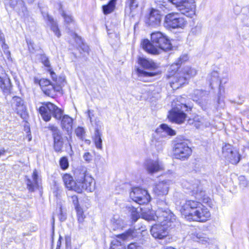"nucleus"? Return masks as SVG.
<instances>
[{
    "label": "nucleus",
    "instance_id": "obj_1",
    "mask_svg": "<svg viewBox=\"0 0 249 249\" xmlns=\"http://www.w3.org/2000/svg\"><path fill=\"white\" fill-rule=\"evenodd\" d=\"M179 211L185 218L190 221L205 222L211 215L207 207L198 200H187L181 202Z\"/></svg>",
    "mask_w": 249,
    "mask_h": 249
},
{
    "label": "nucleus",
    "instance_id": "obj_2",
    "mask_svg": "<svg viewBox=\"0 0 249 249\" xmlns=\"http://www.w3.org/2000/svg\"><path fill=\"white\" fill-rule=\"evenodd\" d=\"M43 120L49 121L52 116L56 120H61V126L69 135L72 130L73 119L68 115H63V110L51 102H44L39 108Z\"/></svg>",
    "mask_w": 249,
    "mask_h": 249
},
{
    "label": "nucleus",
    "instance_id": "obj_3",
    "mask_svg": "<svg viewBox=\"0 0 249 249\" xmlns=\"http://www.w3.org/2000/svg\"><path fill=\"white\" fill-rule=\"evenodd\" d=\"M151 39V42L148 39H144L142 44V48L149 53L158 54L163 51L172 48L170 40L160 32L152 33Z\"/></svg>",
    "mask_w": 249,
    "mask_h": 249
},
{
    "label": "nucleus",
    "instance_id": "obj_4",
    "mask_svg": "<svg viewBox=\"0 0 249 249\" xmlns=\"http://www.w3.org/2000/svg\"><path fill=\"white\" fill-rule=\"evenodd\" d=\"M197 73V71L189 66L185 67L181 71L171 72L167 75L170 79V83L172 88H178L185 84L188 79L195 76Z\"/></svg>",
    "mask_w": 249,
    "mask_h": 249
},
{
    "label": "nucleus",
    "instance_id": "obj_5",
    "mask_svg": "<svg viewBox=\"0 0 249 249\" xmlns=\"http://www.w3.org/2000/svg\"><path fill=\"white\" fill-rule=\"evenodd\" d=\"M186 24L184 17L178 13L168 14L164 18V26L168 29H183Z\"/></svg>",
    "mask_w": 249,
    "mask_h": 249
},
{
    "label": "nucleus",
    "instance_id": "obj_6",
    "mask_svg": "<svg viewBox=\"0 0 249 249\" xmlns=\"http://www.w3.org/2000/svg\"><path fill=\"white\" fill-rule=\"evenodd\" d=\"M77 188L80 190L77 191L81 193L83 190L88 192H93L95 188V182L94 178L86 172L80 173L77 178Z\"/></svg>",
    "mask_w": 249,
    "mask_h": 249
},
{
    "label": "nucleus",
    "instance_id": "obj_7",
    "mask_svg": "<svg viewBox=\"0 0 249 249\" xmlns=\"http://www.w3.org/2000/svg\"><path fill=\"white\" fill-rule=\"evenodd\" d=\"M172 105L173 108L170 111L169 119L176 123H182L186 117V115L184 113V111L187 110V106L180 102L173 103Z\"/></svg>",
    "mask_w": 249,
    "mask_h": 249
},
{
    "label": "nucleus",
    "instance_id": "obj_8",
    "mask_svg": "<svg viewBox=\"0 0 249 249\" xmlns=\"http://www.w3.org/2000/svg\"><path fill=\"white\" fill-rule=\"evenodd\" d=\"M173 153L175 158L185 160L191 155L192 149L186 142L180 141L174 144Z\"/></svg>",
    "mask_w": 249,
    "mask_h": 249
},
{
    "label": "nucleus",
    "instance_id": "obj_9",
    "mask_svg": "<svg viewBox=\"0 0 249 249\" xmlns=\"http://www.w3.org/2000/svg\"><path fill=\"white\" fill-rule=\"evenodd\" d=\"M174 5L180 12L187 17H191L195 14L196 5L194 2L187 0H168Z\"/></svg>",
    "mask_w": 249,
    "mask_h": 249
},
{
    "label": "nucleus",
    "instance_id": "obj_10",
    "mask_svg": "<svg viewBox=\"0 0 249 249\" xmlns=\"http://www.w3.org/2000/svg\"><path fill=\"white\" fill-rule=\"evenodd\" d=\"M199 184V181L196 179L191 181H185L183 183V187L188 190L187 192L190 195L194 196L198 200L202 199L205 194Z\"/></svg>",
    "mask_w": 249,
    "mask_h": 249
},
{
    "label": "nucleus",
    "instance_id": "obj_11",
    "mask_svg": "<svg viewBox=\"0 0 249 249\" xmlns=\"http://www.w3.org/2000/svg\"><path fill=\"white\" fill-rule=\"evenodd\" d=\"M130 197L134 201L140 204L147 203L151 198L147 190L138 187L132 188Z\"/></svg>",
    "mask_w": 249,
    "mask_h": 249
},
{
    "label": "nucleus",
    "instance_id": "obj_12",
    "mask_svg": "<svg viewBox=\"0 0 249 249\" xmlns=\"http://www.w3.org/2000/svg\"><path fill=\"white\" fill-rule=\"evenodd\" d=\"M48 128L51 131L53 139V148L55 152H60L63 147V139L61 133L58 127L53 124H49Z\"/></svg>",
    "mask_w": 249,
    "mask_h": 249
},
{
    "label": "nucleus",
    "instance_id": "obj_13",
    "mask_svg": "<svg viewBox=\"0 0 249 249\" xmlns=\"http://www.w3.org/2000/svg\"><path fill=\"white\" fill-rule=\"evenodd\" d=\"M222 154L225 158L232 164H236L240 160V154L236 150H233L231 144H225L222 148Z\"/></svg>",
    "mask_w": 249,
    "mask_h": 249
},
{
    "label": "nucleus",
    "instance_id": "obj_14",
    "mask_svg": "<svg viewBox=\"0 0 249 249\" xmlns=\"http://www.w3.org/2000/svg\"><path fill=\"white\" fill-rule=\"evenodd\" d=\"M172 226L171 225L163 223H158L152 226L150 232L155 238L161 239L166 237L168 234L167 229Z\"/></svg>",
    "mask_w": 249,
    "mask_h": 249
},
{
    "label": "nucleus",
    "instance_id": "obj_15",
    "mask_svg": "<svg viewBox=\"0 0 249 249\" xmlns=\"http://www.w3.org/2000/svg\"><path fill=\"white\" fill-rule=\"evenodd\" d=\"M175 220V215L168 209L159 208L157 210V221L160 224L166 223L171 225Z\"/></svg>",
    "mask_w": 249,
    "mask_h": 249
},
{
    "label": "nucleus",
    "instance_id": "obj_16",
    "mask_svg": "<svg viewBox=\"0 0 249 249\" xmlns=\"http://www.w3.org/2000/svg\"><path fill=\"white\" fill-rule=\"evenodd\" d=\"M144 168L147 172L151 175H153L164 170L163 164L158 159L146 160L144 162Z\"/></svg>",
    "mask_w": 249,
    "mask_h": 249
},
{
    "label": "nucleus",
    "instance_id": "obj_17",
    "mask_svg": "<svg viewBox=\"0 0 249 249\" xmlns=\"http://www.w3.org/2000/svg\"><path fill=\"white\" fill-rule=\"evenodd\" d=\"M171 183V181L170 180H165L159 182L153 187V192L158 196L166 195L168 193Z\"/></svg>",
    "mask_w": 249,
    "mask_h": 249
},
{
    "label": "nucleus",
    "instance_id": "obj_18",
    "mask_svg": "<svg viewBox=\"0 0 249 249\" xmlns=\"http://www.w3.org/2000/svg\"><path fill=\"white\" fill-rule=\"evenodd\" d=\"M9 78L3 68L0 66V88L4 92L8 93L11 88Z\"/></svg>",
    "mask_w": 249,
    "mask_h": 249
},
{
    "label": "nucleus",
    "instance_id": "obj_19",
    "mask_svg": "<svg viewBox=\"0 0 249 249\" xmlns=\"http://www.w3.org/2000/svg\"><path fill=\"white\" fill-rule=\"evenodd\" d=\"M161 21V15L159 10L152 9L148 17L145 19V22L149 26L158 25Z\"/></svg>",
    "mask_w": 249,
    "mask_h": 249
},
{
    "label": "nucleus",
    "instance_id": "obj_20",
    "mask_svg": "<svg viewBox=\"0 0 249 249\" xmlns=\"http://www.w3.org/2000/svg\"><path fill=\"white\" fill-rule=\"evenodd\" d=\"M26 178L27 188L30 191L33 192L39 187V178L38 172L36 169L33 171L32 178H29L27 177Z\"/></svg>",
    "mask_w": 249,
    "mask_h": 249
},
{
    "label": "nucleus",
    "instance_id": "obj_21",
    "mask_svg": "<svg viewBox=\"0 0 249 249\" xmlns=\"http://www.w3.org/2000/svg\"><path fill=\"white\" fill-rule=\"evenodd\" d=\"M8 4L11 8L15 9L20 16H25L27 14V8L23 0H9Z\"/></svg>",
    "mask_w": 249,
    "mask_h": 249
},
{
    "label": "nucleus",
    "instance_id": "obj_22",
    "mask_svg": "<svg viewBox=\"0 0 249 249\" xmlns=\"http://www.w3.org/2000/svg\"><path fill=\"white\" fill-rule=\"evenodd\" d=\"M61 84L56 85L54 83H51L46 88H42L43 92L47 95L53 97L55 95V92H60L62 90Z\"/></svg>",
    "mask_w": 249,
    "mask_h": 249
},
{
    "label": "nucleus",
    "instance_id": "obj_23",
    "mask_svg": "<svg viewBox=\"0 0 249 249\" xmlns=\"http://www.w3.org/2000/svg\"><path fill=\"white\" fill-rule=\"evenodd\" d=\"M63 179L66 187L69 190H72L76 192L80 190L79 188H77V180L76 181H74L72 177L70 175H64Z\"/></svg>",
    "mask_w": 249,
    "mask_h": 249
},
{
    "label": "nucleus",
    "instance_id": "obj_24",
    "mask_svg": "<svg viewBox=\"0 0 249 249\" xmlns=\"http://www.w3.org/2000/svg\"><path fill=\"white\" fill-rule=\"evenodd\" d=\"M138 62L144 68L149 70H155L158 66L152 60L143 57L139 58Z\"/></svg>",
    "mask_w": 249,
    "mask_h": 249
},
{
    "label": "nucleus",
    "instance_id": "obj_25",
    "mask_svg": "<svg viewBox=\"0 0 249 249\" xmlns=\"http://www.w3.org/2000/svg\"><path fill=\"white\" fill-rule=\"evenodd\" d=\"M124 225V221L119 217H114L111 220V228L114 231L123 229Z\"/></svg>",
    "mask_w": 249,
    "mask_h": 249
},
{
    "label": "nucleus",
    "instance_id": "obj_26",
    "mask_svg": "<svg viewBox=\"0 0 249 249\" xmlns=\"http://www.w3.org/2000/svg\"><path fill=\"white\" fill-rule=\"evenodd\" d=\"M156 132L157 134L165 132L171 136H174L176 135L175 131L165 124H161L160 127L156 129Z\"/></svg>",
    "mask_w": 249,
    "mask_h": 249
},
{
    "label": "nucleus",
    "instance_id": "obj_27",
    "mask_svg": "<svg viewBox=\"0 0 249 249\" xmlns=\"http://www.w3.org/2000/svg\"><path fill=\"white\" fill-rule=\"evenodd\" d=\"M192 239L198 242H205L208 240L206 235L201 232H195L191 235Z\"/></svg>",
    "mask_w": 249,
    "mask_h": 249
},
{
    "label": "nucleus",
    "instance_id": "obj_28",
    "mask_svg": "<svg viewBox=\"0 0 249 249\" xmlns=\"http://www.w3.org/2000/svg\"><path fill=\"white\" fill-rule=\"evenodd\" d=\"M116 1L117 0H110L107 4L103 6V11L105 14H110L114 11Z\"/></svg>",
    "mask_w": 249,
    "mask_h": 249
},
{
    "label": "nucleus",
    "instance_id": "obj_29",
    "mask_svg": "<svg viewBox=\"0 0 249 249\" xmlns=\"http://www.w3.org/2000/svg\"><path fill=\"white\" fill-rule=\"evenodd\" d=\"M208 78L210 86L212 87V88H213L214 85L217 86L219 84V78L218 73L217 71H213L209 75Z\"/></svg>",
    "mask_w": 249,
    "mask_h": 249
},
{
    "label": "nucleus",
    "instance_id": "obj_30",
    "mask_svg": "<svg viewBox=\"0 0 249 249\" xmlns=\"http://www.w3.org/2000/svg\"><path fill=\"white\" fill-rule=\"evenodd\" d=\"M142 217L147 221H157V211L155 212L153 210H149L147 212H143Z\"/></svg>",
    "mask_w": 249,
    "mask_h": 249
},
{
    "label": "nucleus",
    "instance_id": "obj_31",
    "mask_svg": "<svg viewBox=\"0 0 249 249\" xmlns=\"http://www.w3.org/2000/svg\"><path fill=\"white\" fill-rule=\"evenodd\" d=\"M47 18L48 21L50 22L51 30L57 37H60L61 36L60 32L58 29L57 25L54 21L53 18L48 15H47Z\"/></svg>",
    "mask_w": 249,
    "mask_h": 249
},
{
    "label": "nucleus",
    "instance_id": "obj_32",
    "mask_svg": "<svg viewBox=\"0 0 249 249\" xmlns=\"http://www.w3.org/2000/svg\"><path fill=\"white\" fill-rule=\"evenodd\" d=\"M164 144V142L162 139L157 138L155 136L152 140L151 145L155 147L158 151H161L162 149Z\"/></svg>",
    "mask_w": 249,
    "mask_h": 249
},
{
    "label": "nucleus",
    "instance_id": "obj_33",
    "mask_svg": "<svg viewBox=\"0 0 249 249\" xmlns=\"http://www.w3.org/2000/svg\"><path fill=\"white\" fill-rule=\"evenodd\" d=\"M101 133L98 128H96L95 131V136L94 138V142L96 148L101 149L102 148V140L101 139Z\"/></svg>",
    "mask_w": 249,
    "mask_h": 249
},
{
    "label": "nucleus",
    "instance_id": "obj_34",
    "mask_svg": "<svg viewBox=\"0 0 249 249\" xmlns=\"http://www.w3.org/2000/svg\"><path fill=\"white\" fill-rule=\"evenodd\" d=\"M137 72L139 78L141 79V80H145L144 79H142V78L152 77L157 74L156 72H147L142 70H141L140 68L137 69Z\"/></svg>",
    "mask_w": 249,
    "mask_h": 249
},
{
    "label": "nucleus",
    "instance_id": "obj_35",
    "mask_svg": "<svg viewBox=\"0 0 249 249\" xmlns=\"http://www.w3.org/2000/svg\"><path fill=\"white\" fill-rule=\"evenodd\" d=\"M49 71L53 80L55 82L54 84L56 85L61 84V86H64V83H65V79L64 78L59 77L57 78L55 73L53 72V71L51 69L49 70Z\"/></svg>",
    "mask_w": 249,
    "mask_h": 249
},
{
    "label": "nucleus",
    "instance_id": "obj_36",
    "mask_svg": "<svg viewBox=\"0 0 249 249\" xmlns=\"http://www.w3.org/2000/svg\"><path fill=\"white\" fill-rule=\"evenodd\" d=\"M77 213V217L79 223H82L85 218L83 209L80 206H77L75 208Z\"/></svg>",
    "mask_w": 249,
    "mask_h": 249
},
{
    "label": "nucleus",
    "instance_id": "obj_37",
    "mask_svg": "<svg viewBox=\"0 0 249 249\" xmlns=\"http://www.w3.org/2000/svg\"><path fill=\"white\" fill-rule=\"evenodd\" d=\"M109 249H125L121 242L117 239L113 240L110 244Z\"/></svg>",
    "mask_w": 249,
    "mask_h": 249
},
{
    "label": "nucleus",
    "instance_id": "obj_38",
    "mask_svg": "<svg viewBox=\"0 0 249 249\" xmlns=\"http://www.w3.org/2000/svg\"><path fill=\"white\" fill-rule=\"evenodd\" d=\"M62 16L64 18L65 22L67 24H71L74 25V20L72 17L65 11H63L61 13Z\"/></svg>",
    "mask_w": 249,
    "mask_h": 249
},
{
    "label": "nucleus",
    "instance_id": "obj_39",
    "mask_svg": "<svg viewBox=\"0 0 249 249\" xmlns=\"http://www.w3.org/2000/svg\"><path fill=\"white\" fill-rule=\"evenodd\" d=\"M17 113L19 114L21 118H23L26 115V108L25 106L23 103L21 105L16 108Z\"/></svg>",
    "mask_w": 249,
    "mask_h": 249
},
{
    "label": "nucleus",
    "instance_id": "obj_40",
    "mask_svg": "<svg viewBox=\"0 0 249 249\" xmlns=\"http://www.w3.org/2000/svg\"><path fill=\"white\" fill-rule=\"evenodd\" d=\"M143 0H127V3L131 9H134L138 6L139 3Z\"/></svg>",
    "mask_w": 249,
    "mask_h": 249
},
{
    "label": "nucleus",
    "instance_id": "obj_41",
    "mask_svg": "<svg viewBox=\"0 0 249 249\" xmlns=\"http://www.w3.org/2000/svg\"><path fill=\"white\" fill-rule=\"evenodd\" d=\"M228 81L227 77L221 78L219 80V94L221 95L222 94V92H224V88L223 85L226 84Z\"/></svg>",
    "mask_w": 249,
    "mask_h": 249
},
{
    "label": "nucleus",
    "instance_id": "obj_42",
    "mask_svg": "<svg viewBox=\"0 0 249 249\" xmlns=\"http://www.w3.org/2000/svg\"><path fill=\"white\" fill-rule=\"evenodd\" d=\"M130 208L131 212V218L132 221L136 222L140 217L139 214L137 211V209L134 207H131Z\"/></svg>",
    "mask_w": 249,
    "mask_h": 249
},
{
    "label": "nucleus",
    "instance_id": "obj_43",
    "mask_svg": "<svg viewBox=\"0 0 249 249\" xmlns=\"http://www.w3.org/2000/svg\"><path fill=\"white\" fill-rule=\"evenodd\" d=\"M133 232V231L131 229H129L126 232L122 233L121 234H119L117 235L118 238H121L123 240H125L128 238L129 237H131L132 236V233Z\"/></svg>",
    "mask_w": 249,
    "mask_h": 249
},
{
    "label": "nucleus",
    "instance_id": "obj_44",
    "mask_svg": "<svg viewBox=\"0 0 249 249\" xmlns=\"http://www.w3.org/2000/svg\"><path fill=\"white\" fill-rule=\"evenodd\" d=\"M188 58L187 55H183L179 58V61L176 65H172L171 66V69L172 70H175L178 68V65L182 63L183 62L186 61Z\"/></svg>",
    "mask_w": 249,
    "mask_h": 249
},
{
    "label": "nucleus",
    "instance_id": "obj_45",
    "mask_svg": "<svg viewBox=\"0 0 249 249\" xmlns=\"http://www.w3.org/2000/svg\"><path fill=\"white\" fill-rule=\"evenodd\" d=\"M201 26L200 24H197L191 29L189 35H197L201 32Z\"/></svg>",
    "mask_w": 249,
    "mask_h": 249
},
{
    "label": "nucleus",
    "instance_id": "obj_46",
    "mask_svg": "<svg viewBox=\"0 0 249 249\" xmlns=\"http://www.w3.org/2000/svg\"><path fill=\"white\" fill-rule=\"evenodd\" d=\"M59 164L61 168L63 169H66L69 166V162L66 157H63L60 160Z\"/></svg>",
    "mask_w": 249,
    "mask_h": 249
},
{
    "label": "nucleus",
    "instance_id": "obj_47",
    "mask_svg": "<svg viewBox=\"0 0 249 249\" xmlns=\"http://www.w3.org/2000/svg\"><path fill=\"white\" fill-rule=\"evenodd\" d=\"M76 136L80 139H82L85 134V130L83 127H78L75 130Z\"/></svg>",
    "mask_w": 249,
    "mask_h": 249
},
{
    "label": "nucleus",
    "instance_id": "obj_48",
    "mask_svg": "<svg viewBox=\"0 0 249 249\" xmlns=\"http://www.w3.org/2000/svg\"><path fill=\"white\" fill-rule=\"evenodd\" d=\"M51 84V82L46 79H42L39 81V85L42 89V88H46L47 86H48Z\"/></svg>",
    "mask_w": 249,
    "mask_h": 249
},
{
    "label": "nucleus",
    "instance_id": "obj_49",
    "mask_svg": "<svg viewBox=\"0 0 249 249\" xmlns=\"http://www.w3.org/2000/svg\"><path fill=\"white\" fill-rule=\"evenodd\" d=\"M23 103L22 99L18 97H14L13 98V104H14L16 108L18 107V105H21Z\"/></svg>",
    "mask_w": 249,
    "mask_h": 249
},
{
    "label": "nucleus",
    "instance_id": "obj_50",
    "mask_svg": "<svg viewBox=\"0 0 249 249\" xmlns=\"http://www.w3.org/2000/svg\"><path fill=\"white\" fill-rule=\"evenodd\" d=\"M26 42L28 46V49L31 53H34L35 51V44L34 42L31 40L26 39Z\"/></svg>",
    "mask_w": 249,
    "mask_h": 249
},
{
    "label": "nucleus",
    "instance_id": "obj_51",
    "mask_svg": "<svg viewBox=\"0 0 249 249\" xmlns=\"http://www.w3.org/2000/svg\"><path fill=\"white\" fill-rule=\"evenodd\" d=\"M41 61L44 65L48 68H50V63L48 58L45 55L41 56Z\"/></svg>",
    "mask_w": 249,
    "mask_h": 249
},
{
    "label": "nucleus",
    "instance_id": "obj_52",
    "mask_svg": "<svg viewBox=\"0 0 249 249\" xmlns=\"http://www.w3.org/2000/svg\"><path fill=\"white\" fill-rule=\"evenodd\" d=\"M58 217L61 221H64L66 219V213L63 212L61 208H59V214L58 215Z\"/></svg>",
    "mask_w": 249,
    "mask_h": 249
},
{
    "label": "nucleus",
    "instance_id": "obj_53",
    "mask_svg": "<svg viewBox=\"0 0 249 249\" xmlns=\"http://www.w3.org/2000/svg\"><path fill=\"white\" fill-rule=\"evenodd\" d=\"M92 156L89 152L85 153L83 155V159L87 162H89L92 160Z\"/></svg>",
    "mask_w": 249,
    "mask_h": 249
},
{
    "label": "nucleus",
    "instance_id": "obj_54",
    "mask_svg": "<svg viewBox=\"0 0 249 249\" xmlns=\"http://www.w3.org/2000/svg\"><path fill=\"white\" fill-rule=\"evenodd\" d=\"M239 180L240 181V185L243 187H245L247 185L248 182L246 180L245 177L240 176L239 178Z\"/></svg>",
    "mask_w": 249,
    "mask_h": 249
},
{
    "label": "nucleus",
    "instance_id": "obj_55",
    "mask_svg": "<svg viewBox=\"0 0 249 249\" xmlns=\"http://www.w3.org/2000/svg\"><path fill=\"white\" fill-rule=\"evenodd\" d=\"M71 201L72 202L73 204L75 206V208H76L77 206H79V205H78V197L76 196H72L71 197Z\"/></svg>",
    "mask_w": 249,
    "mask_h": 249
},
{
    "label": "nucleus",
    "instance_id": "obj_56",
    "mask_svg": "<svg viewBox=\"0 0 249 249\" xmlns=\"http://www.w3.org/2000/svg\"><path fill=\"white\" fill-rule=\"evenodd\" d=\"M87 113L88 114V117L90 120V122L91 123H92L93 122V117L94 116V114H93V110H89L88 111H87Z\"/></svg>",
    "mask_w": 249,
    "mask_h": 249
},
{
    "label": "nucleus",
    "instance_id": "obj_57",
    "mask_svg": "<svg viewBox=\"0 0 249 249\" xmlns=\"http://www.w3.org/2000/svg\"><path fill=\"white\" fill-rule=\"evenodd\" d=\"M128 249H138L135 244H130L128 247Z\"/></svg>",
    "mask_w": 249,
    "mask_h": 249
},
{
    "label": "nucleus",
    "instance_id": "obj_58",
    "mask_svg": "<svg viewBox=\"0 0 249 249\" xmlns=\"http://www.w3.org/2000/svg\"><path fill=\"white\" fill-rule=\"evenodd\" d=\"M61 239H62L61 237L60 236L59 238V240H58V241H57V247L56 248H60L61 244Z\"/></svg>",
    "mask_w": 249,
    "mask_h": 249
},
{
    "label": "nucleus",
    "instance_id": "obj_59",
    "mask_svg": "<svg viewBox=\"0 0 249 249\" xmlns=\"http://www.w3.org/2000/svg\"><path fill=\"white\" fill-rule=\"evenodd\" d=\"M5 150H4V148L0 149V157L1 156L4 155L5 154Z\"/></svg>",
    "mask_w": 249,
    "mask_h": 249
},
{
    "label": "nucleus",
    "instance_id": "obj_60",
    "mask_svg": "<svg viewBox=\"0 0 249 249\" xmlns=\"http://www.w3.org/2000/svg\"><path fill=\"white\" fill-rule=\"evenodd\" d=\"M199 122L201 123V124H199V126H198L197 127H200V125H205V126H207V124H204V121L203 120V119H202L201 121H199Z\"/></svg>",
    "mask_w": 249,
    "mask_h": 249
},
{
    "label": "nucleus",
    "instance_id": "obj_61",
    "mask_svg": "<svg viewBox=\"0 0 249 249\" xmlns=\"http://www.w3.org/2000/svg\"><path fill=\"white\" fill-rule=\"evenodd\" d=\"M202 93H203V92H202L201 91H200V90H196V91H195V93H194V94H195V95H198V94H200H200H202Z\"/></svg>",
    "mask_w": 249,
    "mask_h": 249
},
{
    "label": "nucleus",
    "instance_id": "obj_62",
    "mask_svg": "<svg viewBox=\"0 0 249 249\" xmlns=\"http://www.w3.org/2000/svg\"><path fill=\"white\" fill-rule=\"evenodd\" d=\"M193 100H194V101H196L197 102V101H199V98H196V97H194Z\"/></svg>",
    "mask_w": 249,
    "mask_h": 249
},
{
    "label": "nucleus",
    "instance_id": "obj_63",
    "mask_svg": "<svg viewBox=\"0 0 249 249\" xmlns=\"http://www.w3.org/2000/svg\"><path fill=\"white\" fill-rule=\"evenodd\" d=\"M160 8H161V9H163V8L165 7V6L163 5V4H161V6H160L159 7Z\"/></svg>",
    "mask_w": 249,
    "mask_h": 249
},
{
    "label": "nucleus",
    "instance_id": "obj_64",
    "mask_svg": "<svg viewBox=\"0 0 249 249\" xmlns=\"http://www.w3.org/2000/svg\"><path fill=\"white\" fill-rule=\"evenodd\" d=\"M101 124L100 122V121H98L97 122V125H100V124Z\"/></svg>",
    "mask_w": 249,
    "mask_h": 249
}]
</instances>
